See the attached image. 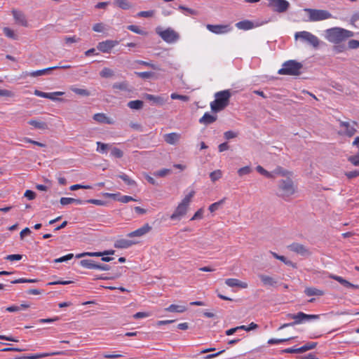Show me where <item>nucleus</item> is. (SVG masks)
Listing matches in <instances>:
<instances>
[{
	"mask_svg": "<svg viewBox=\"0 0 359 359\" xmlns=\"http://www.w3.org/2000/svg\"><path fill=\"white\" fill-rule=\"evenodd\" d=\"M353 36L354 33L352 31L339 27H332L325 31V39L333 44L341 43Z\"/></svg>",
	"mask_w": 359,
	"mask_h": 359,
	"instance_id": "f257e3e1",
	"label": "nucleus"
},
{
	"mask_svg": "<svg viewBox=\"0 0 359 359\" xmlns=\"http://www.w3.org/2000/svg\"><path fill=\"white\" fill-rule=\"evenodd\" d=\"M296 191L297 186L290 177H287L278 182L276 194L283 200H290Z\"/></svg>",
	"mask_w": 359,
	"mask_h": 359,
	"instance_id": "f03ea898",
	"label": "nucleus"
},
{
	"mask_svg": "<svg viewBox=\"0 0 359 359\" xmlns=\"http://www.w3.org/2000/svg\"><path fill=\"white\" fill-rule=\"evenodd\" d=\"M231 96V94L229 90L217 92L215 94V100L210 102L211 110L214 112H218L225 109L229 104Z\"/></svg>",
	"mask_w": 359,
	"mask_h": 359,
	"instance_id": "7ed1b4c3",
	"label": "nucleus"
},
{
	"mask_svg": "<svg viewBox=\"0 0 359 359\" xmlns=\"http://www.w3.org/2000/svg\"><path fill=\"white\" fill-rule=\"evenodd\" d=\"M195 195L194 190L187 194L182 201L178 204L173 213L170 215L172 220L181 219L187 212L189 206Z\"/></svg>",
	"mask_w": 359,
	"mask_h": 359,
	"instance_id": "20e7f679",
	"label": "nucleus"
},
{
	"mask_svg": "<svg viewBox=\"0 0 359 359\" xmlns=\"http://www.w3.org/2000/svg\"><path fill=\"white\" fill-rule=\"evenodd\" d=\"M287 318L293 319L294 320V321L292 323L283 324L279 327V330L283 329L287 327L293 326L294 325L300 324L306 320L318 319L319 318V316L315 314H306L300 311L296 314L289 313L287 314Z\"/></svg>",
	"mask_w": 359,
	"mask_h": 359,
	"instance_id": "39448f33",
	"label": "nucleus"
},
{
	"mask_svg": "<svg viewBox=\"0 0 359 359\" xmlns=\"http://www.w3.org/2000/svg\"><path fill=\"white\" fill-rule=\"evenodd\" d=\"M302 65L295 60H289L283 65V67L278 72L279 74L282 75H293L297 76L301 73Z\"/></svg>",
	"mask_w": 359,
	"mask_h": 359,
	"instance_id": "423d86ee",
	"label": "nucleus"
},
{
	"mask_svg": "<svg viewBox=\"0 0 359 359\" xmlns=\"http://www.w3.org/2000/svg\"><path fill=\"white\" fill-rule=\"evenodd\" d=\"M304 11L308 13L310 22L321 21L332 18V15L326 10L306 8Z\"/></svg>",
	"mask_w": 359,
	"mask_h": 359,
	"instance_id": "0eeeda50",
	"label": "nucleus"
},
{
	"mask_svg": "<svg viewBox=\"0 0 359 359\" xmlns=\"http://www.w3.org/2000/svg\"><path fill=\"white\" fill-rule=\"evenodd\" d=\"M294 39L296 40L300 39L314 48H317L320 45L319 39L316 35L307 31L296 32L294 34Z\"/></svg>",
	"mask_w": 359,
	"mask_h": 359,
	"instance_id": "6e6552de",
	"label": "nucleus"
},
{
	"mask_svg": "<svg viewBox=\"0 0 359 359\" xmlns=\"http://www.w3.org/2000/svg\"><path fill=\"white\" fill-rule=\"evenodd\" d=\"M156 33L164 41L168 43H175L180 39L179 34L171 28H167L165 30L157 29Z\"/></svg>",
	"mask_w": 359,
	"mask_h": 359,
	"instance_id": "1a4fd4ad",
	"label": "nucleus"
},
{
	"mask_svg": "<svg viewBox=\"0 0 359 359\" xmlns=\"http://www.w3.org/2000/svg\"><path fill=\"white\" fill-rule=\"evenodd\" d=\"M356 126L357 123L355 121H353L351 123L348 121H339L340 130L339 131V134L340 135H346L351 137L353 136L356 132Z\"/></svg>",
	"mask_w": 359,
	"mask_h": 359,
	"instance_id": "9d476101",
	"label": "nucleus"
},
{
	"mask_svg": "<svg viewBox=\"0 0 359 359\" xmlns=\"http://www.w3.org/2000/svg\"><path fill=\"white\" fill-rule=\"evenodd\" d=\"M268 6L277 13H284L287 11L290 4L286 0H267Z\"/></svg>",
	"mask_w": 359,
	"mask_h": 359,
	"instance_id": "9b49d317",
	"label": "nucleus"
},
{
	"mask_svg": "<svg viewBox=\"0 0 359 359\" xmlns=\"http://www.w3.org/2000/svg\"><path fill=\"white\" fill-rule=\"evenodd\" d=\"M69 351H53V352H48V353H36V354H32V355H23L20 356L17 359H39L48 356H53V355H69Z\"/></svg>",
	"mask_w": 359,
	"mask_h": 359,
	"instance_id": "f8f14e48",
	"label": "nucleus"
},
{
	"mask_svg": "<svg viewBox=\"0 0 359 359\" xmlns=\"http://www.w3.org/2000/svg\"><path fill=\"white\" fill-rule=\"evenodd\" d=\"M287 248L290 251L303 257H308L311 255V252L309 250V249L306 246L301 243H292V244L287 246Z\"/></svg>",
	"mask_w": 359,
	"mask_h": 359,
	"instance_id": "ddd939ff",
	"label": "nucleus"
},
{
	"mask_svg": "<svg viewBox=\"0 0 359 359\" xmlns=\"http://www.w3.org/2000/svg\"><path fill=\"white\" fill-rule=\"evenodd\" d=\"M206 28L215 34H223L229 32L232 28L229 25H206Z\"/></svg>",
	"mask_w": 359,
	"mask_h": 359,
	"instance_id": "4468645a",
	"label": "nucleus"
},
{
	"mask_svg": "<svg viewBox=\"0 0 359 359\" xmlns=\"http://www.w3.org/2000/svg\"><path fill=\"white\" fill-rule=\"evenodd\" d=\"M118 41L106 40L98 43L97 46V50L102 53H110L114 47L118 44Z\"/></svg>",
	"mask_w": 359,
	"mask_h": 359,
	"instance_id": "2eb2a0df",
	"label": "nucleus"
},
{
	"mask_svg": "<svg viewBox=\"0 0 359 359\" xmlns=\"http://www.w3.org/2000/svg\"><path fill=\"white\" fill-rule=\"evenodd\" d=\"M151 229L152 227L149 225V224L145 223L139 229L128 233L127 236L129 238L142 237L148 233L149 232H150Z\"/></svg>",
	"mask_w": 359,
	"mask_h": 359,
	"instance_id": "dca6fc26",
	"label": "nucleus"
},
{
	"mask_svg": "<svg viewBox=\"0 0 359 359\" xmlns=\"http://www.w3.org/2000/svg\"><path fill=\"white\" fill-rule=\"evenodd\" d=\"M69 67H70V66H69V65H67V66H54V67H48L46 69H43L33 71L31 72H25V76H30L32 77H36V76H43L53 69H59V68L68 69Z\"/></svg>",
	"mask_w": 359,
	"mask_h": 359,
	"instance_id": "f3484780",
	"label": "nucleus"
},
{
	"mask_svg": "<svg viewBox=\"0 0 359 359\" xmlns=\"http://www.w3.org/2000/svg\"><path fill=\"white\" fill-rule=\"evenodd\" d=\"M12 14L16 24L25 27H28L27 20L23 12L16 9H13Z\"/></svg>",
	"mask_w": 359,
	"mask_h": 359,
	"instance_id": "a211bd4d",
	"label": "nucleus"
},
{
	"mask_svg": "<svg viewBox=\"0 0 359 359\" xmlns=\"http://www.w3.org/2000/svg\"><path fill=\"white\" fill-rule=\"evenodd\" d=\"M102 196L106 198H110L120 201L123 203H127L130 201H137V200L133 198L132 196H121L119 193H117V194L103 193Z\"/></svg>",
	"mask_w": 359,
	"mask_h": 359,
	"instance_id": "6ab92c4d",
	"label": "nucleus"
},
{
	"mask_svg": "<svg viewBox=\"0 0 359 359\" xmlns=\"http://www.w3.org/2000/svg\"><path fill=\"white\" fill-rule=\"evenodd\" d=\"M137 243V241L121 238L115 241L114 246L118 249H127Z\"/></svg>",
	"mask_w": 359,
	"mask_h": 359,
	"instance_id": "aec40b11",
	"label": "nucleus"
},
{
	"mask_svg": "<svg viewBox=\"0 0 359 359\" xmlns=\"http://www.w3.org/2000/svg\"><path fill=\"white\" fill-rule=\"evenodd\" d=\"M315 347L314 343H309L307 344L302 347L299 348H287L282 351L283 353H304L306 351L313 349Z\"/></svg>",
	"mask_w": 359,
	"mask_h": 359,
	"instance_id": "412c9836",
	"label": "nucleus"
},
{
	"mask_svg": "<svg viewBox=\"0 0 359 359\" xmlns=\"http://www.w3.org/2000/svg\"><path fill=\"white\" fill-rule=\"evenodd\" d=\"M144 98L149 101L153 102L154 104L159 106H162L168 100V97L166 95H154L151 94H145Z\"/></svg>",
	"mask_w": 359,
	"mask_h": 359,
	"instance_id": "4be33fe9",
	"label": "nucleus"
},
{
	"mask_svg": "<svg viewBox=\"0 0 359 359\" xmlns=\"http://www.w3.org/2000/svg\"><path fill=\"white\" fill-rule=\"evenodd\" d=\"M329 278L337 280L341 285H342L344 287H345L346 288H351L353 290L359 289V285L353 284V283L348 282V280H346V279H344V278H342L341 276H337L334 274H330Z\"/></svg>",
	"mask_w": 359,
	"mask_h": 359,
	"instance_id": "5701e85b",
	"label": "nucleus"
},
{
	"mask_svg": "<svg viewBox=\"0 0 359 359\" xmlns=\"http://www.w3.org/2000/svg\"><path fill=\"white\" fill-rule=\"evenodd\" d=\"M115 252L114 250H106L104 252H83L80 253L76 255V258H81L86 256L89 257H102L103 255H112Z\"/></svg>",
	"mask_w": 359,
	"mask_h": 359,
	"instance_id": "b1692460",
	"label": "nucleus"
},
{
	"mask_svg": "<svg viewBox=\"0 0 359 359\" xmlns=\"http://www.w3.org/2000/svg\"><path fill=\"white\" fill-rule=\"evenodd\" d=\"M226 285L231 287H238L240 288L245 289L248 287V284L246 282L241 281L237 278H227L225 280Z\"/></svg>",
	"mask_w": 359,
	"mask_h": 359,
	"instance_id": "393cba45",
	"label": "nucleus"
},
{
	"mask_svg": "<svg viewBox=\"0 0 359 359\" xmlns=\"http://www.w3.org/2000/svg\"><path fill=\"white\" fill-rule=\"evenodd\" d=\"M180 134L177 133H168L163 135L165 142L169 144H175L180 139Z\"/></svg>",
	"mask_w": 359,
	"mask_h": 359,
	"instance_id": "a878e982",
	"label": "nucleus"
},
{
	"mask_svg": "<svg viewBox=\"0 0 359 359\" xmlns=\"http://www.w3.org/2000/svg\"><path fill=\"white\" fill-rule=\"evenodd\" d=\"M259 25H255L254 23L250 20H245L243 21H240L236 24V27L238 29L243 30H250L254 27H258Z\"/></svg>",
	"mask_w": 359,
	"mask_h": 359,
	"instance_id": "bb28decb",
	"label": "nucleus"
},
{
	"mask_svg": "<svg viewBox=\"0 0 359 359\" xmlns=\"http://www.w3.org/2000/svg\"><path fill=\"white\" fill-rule=\"evenodd\" d=\"M93 119L99 123H104L107 124H114V121L112 118L107 117L103 113H97L93 116Z\"/></svg>",
	"mask_w": 359,
	"mask_h": 359,
	"instance_id": "cd10ccee",
	"label": "nucleus"
},
{
	"mask_svg": "<svg viewBox=\"0 0 359 359\" xmlns=\"http://www.w3.org/2000/svg\"><path fill=\"white\" fill-rule=\"evenodd\" d=\"M259 278L264 286H275L277 283V281L273 277L267 275L260 274Z\"/></svg>",
	"mask_w": 359,
	"mask_h": 359,
	"instance_id": "c85d7f7f",
	"label": "nucleus"
},
{
	"mask_svg": "<svg viewBox=\"0 0 359 359\" xmlns=\"http://www.w3.org/2000/svg\"><path fill=\"white\" fill-rule=\"evenodd\" d=\"M28 123L36 129L43 130L48 129L47 123L41 121L31 119L28 121Z\"/></svg>",
	"mask_w": 359,
	"mask_h": 359,
	"instance_id": "c756f323",
	"label": "nucleus"
},
{
	"mask_svg": "<svg viewBox=\"0 0 359 359\" xmlns=\"http://www.w3.org/2000/svg\"><path fill=\"white\" fill-rule=\"evenodd\" d=\"M217 120V116L210 114L206 112L199 119V123L205 125L210 124Z\"/></svg>",
	"mask_w": 359,
	"mask_h": 359,
	"instance_id": "7c9ffc66",
	"label": "nucleus"
},
{
	"mask_svg": "<svg viewBox=\"0 0 359 359\" xmlns=\"http://www.w3.org/2000/svg\"><path fill=\"white\" fill-rule=\"evenodd\" d=\"M304 293L309 297L323 296L325 294L323 290L313 287H306L304 290Z\"/></svg>",
	"mask_w": 359,
	"mask_h": 359,
	"instance_id": "2f4dec72",
	"label": "nucleus"
},
{
	"mask_svg": "<svg viewBox=\"0 0 359 359\" xmlns=\"http://www.w3.org/2000/svg\"><path fill=\"white\" fill-rule=\"evenodd\" d=\"M165 310L168 312L183 313L187 310V307L183 305L171 304Z\"/></svg>",
	"mask_w": 359,
	"mask_h": 359,
	"instance_id": "473e14b6",
	"label": "nucleus"
},
{
	"mask_svg": "<svg viewBox=\"0 0 359 359\" xmlns=\"http://www.w3.org/2000/svg\"><path fill=\"white\" fill-rule=\"evenodd\" d=\"M96 264L93 260L91 259H83L80 262V264L81 266L89 269H95Z\"/></svg>",
	"mask_w": 359,
	"mask_h": 359,
	"instance_id": "72a5a7b5",
	"label": "nucleus"
},
{
	"mask_svg": "<svg viewBox=\"0 0 359 359\" xmlns=\"http://www.w3.org/2000/svg\"><path fill=\"white\" fill-rule=\"evenodd\" d=\"M114 4L123 10H127L130 8V3L126 0H114Z\"/></svg>",
	"mask_w": 359,
	"mask_h": 359,
	"instance_id": "f704fd0d",
	"label": "nucleus"
},
{
	"mask_svg": "<svg viewBox=\"0 0 359 359\" xmlns=\"http://www.w3.org/2000/svg\"><path fill=\"white\" fill-rule=\"evenodd\" d=\"M128 106L132 109H140L143 107V102L139 100H132L128 103Z\"/></svg>",
	"mask_w": 359,
	"mask_h": 359,
	"instance_id": "c9c22d12",
	"label": "nucleus"
},
{
	"mask_svg": "<svg viewBox=\"0 0 359 359\" xmlns=\"http://www.w3.org/2000/svg\"><path fill=\"white\" fill-rule=\"evenodd\" d=\"M97 151H98L100 154L107 153V149H109L111 148L110 144L102 143L101 142H97Z\"/></svg>",
	"mask_w": 359,
	"mask_h": 359,
	"instance_id": "e433bc0d",
	"label": "nucleus"
},
{
	"mask_svg": "<svg viewBox=\"0 0 359 359\" xmlns=\"http://www.w3.org/2000/svg\"><path fill=\"white\" fill-rule=\"evenodd\" d=\"M256 170L259 173L265 176L267 178H270V179L274 178V175L272 172L267 171L261 165H257L256 168Z\"/></svg>",
	"mask_w": 359,
	"mask_h": 359,
	"instance_id": "4c0bfd02",
	"label": "nucleus"
},
{
	"mask_svg": "<svg viewBox=\"0 0 359 359\" xmlns=\"http://www.w3.org/2000/svg\"><path fill=\"white\" fill-rule=\"evenodd\" d=\"M100 75L102 78H110L114 76V71L108 67H104L100 72Z\"/></svg>",
	"mask_w": 359,
	"mask_h": 359,
	"instance_id": "58836bf2",
	"label": "nucleus"
},
{
	"mask_svg": "<svg viewBox=\"0 0 359 359\" xmlns=\"http://www.w3.org/2000/svg\"><path fill=\"white\" fill-rule=\"evenodd\" d=\"M222 177V172L220 170H216L210 173V177L212 182H215Z\"/></svg>",
	"mask_w": 359,
	"mask_h": 359,
	"instance_id": "ea45409f",
	"label": "nucleus"
},
{
	"mask_svg": "<svg viewBox=\"0 0 359 359\" xmlns=\"http://www.w3.org/2000/svg\"><path fill=\"white\" fill-rule=\"evenodd\" d=\"M272 173L274 175L275 177L276 175L287 176V175L290 174V172L283 169L281 167H278L272 172Z\"/></svg>",
	"mask_w": 359,
	"mask_h": 359,
	"instance_id": "a19ab883",
	"label": "nucleus"
},
{
	"mask_svg": "<svg viewBox=\"0 0 359 359\" xmlns=\"http://www.w3.org/2000/svg\"><path fill=\"white\" fill-rule=\"evenodd\" d=\"M38 282L37 279H28L25 278H20L11 281V283L16 284V283H36Z\"/></svg>",
	"mask_w": 359,
	"mask_h": 359,
	"instance_id": "79ce46f5",
	"label": "nucleus"
},
{
	"mask_svg": "<svg viewBox=\"0 0 359 359\" xmlns=\"http://www.w3.org/2000/svg\"><path fill=\"white\" fill-rule=\"evenodd\" d=\"M109 149H111V154L113 156L118 158H121V157H123V153L120 149H118L117 147H112L111 146V148Z\"/></svg>",
	"mask_w": 359,
	"mask_h": 359,
	"instance_id": "37998d69",
	"label": "nucleus"
},
{
	"mask_svg": "<svg viewBox=\"0 0 359 359\" xmlns=\"http://www.w3.org/2000/svg\"><path fill=\"white\" fill-rule=\"evenodd\" d=\"M170 173H171V170L170 169L163 168V169L156 171L154 175L156 177H163Z\"/></svg>",
	"mask_w": 359,
	"mask_h": 359,
	"instance_id": "c03bdc74",
	"label": "nucleus"
},
{
	"mask_svg": "<svg viewBox=\"0 0 359 359\" xmlns=\"http://www.w3.org/2000/svg\"><path fill=\"white\" fill-rule=\"evenodd\" d=\"M170 97L172 100H180L183 102H188L189 100V97L187 95H179L177 93H173L170 95Z\"/></svg>",
	"mask_w": 359,
	"mask_h": 359,
	"instance_id": "a18cd8bd",
	"label": "nucleus"
},
{
	"mask_svg": "<svg viewBox=\"0 0 359 359\" xmlns=\"http://www.w3.org/2000/svg\"><path fill=\"white\" fill-rule=\"evenodd\" d=\"M291 339H293V337H289V338H285V339H270L268 340V344L270 345L278 344H281V343L290 340Z\"/></svg>",
	"mask_w": 359,
	"mask_h": 359,
	"instance_id": "49530a36",
	"label": "nucleus"
},
{
	"mask_svg": "<svg viewBox=\"0 0 359 359\" xmlns=\"http://www.w3.org/2000/svg\"><path fill=\"white\" fill-rule=\"evenodd\" d=\"M127 29L134 33H136V34H141V35H144L146 34V32H144L143 30H142L141 29H140L139 27L136 26V25H128L127 27Z\"/></svg>",
	"mask_w": 359,
	"mask_h": 359,
	"instance_id": "de8ad7c7",
	"label": "nucleus"
},
{
	"mask_svg": "<svg viewBox=\"0 0 359 359\" xmlns=\"http://www.w3.org/2000/svg\"><path fill=\"white\" fill-rule=\"evenodd\" d=\"M252 172V169L250 166H245L238 170V174L240 177L250 174Z\"/></svg>",
	"mask_w": 359,
	"mask_h": 359,
	"instance_id": "09e8293b",
	"label": "nucleus"
},
{
	"mask_svg": "<svg viewBox=\"0 0 359 359\" xmlns=\"http://www.w3.org/2000/svg\"><path fill=\"white\" fill-rule=\"evenodd\" d=\"M118 177L123 180L128 185L133 186L136 184L135 181L129 178L126 174L119 175Z\"/></svg>",
	"mask_w": 359,
	"mask_h": 359,
	"instance_id": "8fccbe9b",
	"label": "nucleus"
},
{
	"mask_svg": "<svg viewBox=\"0 0 359 359\" xmlns=\"http://www.w3.org/2000/svg\"><path fill=\"white\" fill-rule=\"evenodd\" d=\"M112 88L120 90H126L128 88V84L126 81L115 83L113 84Z\"/></svg>",
	"mask_w": 359,
	"mask_h": 359,
	"instance_id": "3c124183",
	"label": "nucleus"
},
{
	"mask_svg": "<svg viewBox=\"0 0 359 359\" xmlns=\"http://www.w3.org/2000/svg\"><path fill=\"white\" fill-rule=\"evenodd\" d=\"M3 31H4V34L7 37H8L10 39H17L15 34L14 33L13 30H12L11 28L4 27Z\"/></svg>",
	"mask_w": 359,
	"mask_h": 359,
	"instance_id": "603ef678",
	"label": "nucleus"
},
{
	"mask_svg": "<svg viewBox=\"0 0 359 359\" xmlns=\"http://www.w3.org/2000/svg\"><path fill=\"white\" fill-rule=\"evenodd\" d=\"M72 90L77 95L82 96H88L90 95V93L86 89L77 88H72Z\"/></svg>",
	"mask_w": 359,
	"mask_h": 359,
	"instance_id": "864d4df0",
	"label": "nucleus"
},
{
	"mask_svg": "<svg viewBox=\"0 0 359 359\" xmlns=\"http://www.w3.org/2000/svg\"><path fill=\"white\" fill-rule=\"evenodd\" d=\"M140 78L147 79L151 78L154 76V72H136L135 73Z\"/></svg>",
	"mask_w": 359,
	"mask_h": 359,
	"instance_id": "5fc2aeb1",
	"label": "nucleus"
},
{
	"mask_svg": "<svg viewBox=\"0 0 359 359\" xmlns=\"http://www.w3.org/2000/svg\"><path fill=\"white\" fill-rule=\"evenodd\" d=\"M348 49H358L359 48V41L355 39L349 40L348 42Z\"/></svg>",
	"mask_w": 359,
	"mask_h": 359,
	"instance_id": "6e6d98bb",
	"label": "nucleus"
},
{
	"mask_svg": "<svg viewBox=\"0 0 359 359\" xmlns=\"http://www.w3.org/2000/svg\"><path fill=\"white\" fill-rule=\"evenodd\" d=\"M224 199H222L219 201H217V202H215V203L211 204L209 206V208H208L209 210L211 212L216 211L219 208V205L224 203Z\"/></svg>",
	"mask_w": 359,
	"mask_h": 359,
	"instance_id": "4d7b16f0",
	"label": "nucleus"
},
{
	"mask_svg": "<svg viewBox=\"0 0 359 359\" xmlns=\"http://www.w3.org/2000/svg\"><path fill=\"white\" fill-rule=\"evenodd\" d=\"M348 161L351 162L353 165H359V153L354 156H351L348 158Z\"/></svg>",
	"mask_w": 359,
	"mask_h": 359,
	"instance_id": "13d9d810",
	"label": "nucleus"
},
{
	"mask_svg": "<svg viewBox=\"0 0 359 359\" xmlns=\"http://www.w3.org/2000/svg\"><path fill=\"white\" fill-rule=\"evenodd\" d=\"M346 49V47L345 45L344 44H341V43H339V44H334V47H333V50L334 53H342L344 52L345 50Z\"/></svg>",
	"mask_w": 359,
	"mask_h": 359,
	"instance_id": "bf43d9fd",
	"label": "nucleus"
},
{
	"mask_svg": "<svg viewBox=\"0 0 359 359\" xmlns=\"http://www.w3.org/2000/svg\"><path fill=\"white\" fill-rule=\"evenodd\" d=\"M91 188H92V187L90 185H81V184H76L72 185L69 187V189L71 191H76L79 189H90Z\"/></svg>",
	"mask_w": 359,
	"mask_h": 359,
	"instance_id": "052dcab7",
	"label": "nucleus"
},
{
	"mask_svg": "<svg viewBox=\"0 0 359 359\" xmlns=\"http://www.w3.org/2000/svg\"><path fill=\"white\" fill-rule=\"evenodd\" d=\"M203 215V209L200 208L195 212L194 216L191 218V221L202 219Z\"/></svg>",
	"mask_w": 359,
	"mask_h": 359,
	"instance_id": "680f3d73",
	"label": "nucleus"
},
{
	"mask_svg": "<svg viewBox=\"0 0 359 359\" xmlns=\"http://www.w3.org/2000/svg\"><path fill=\"white\" fill-rule=\"evenodd\" d=\"M153 15H154L153 11H140L137 14V16L142 17V18H150V17H152Z\"/></svg>",
	"mask_w": 359,
	"mask_h": 359,
	"instance_id": "e2e57ef3",
	"label": "nucleus"
},
{
	"mask_svg": "<svg viewBox=\"0 0 359 359\" xmlns=\"http://www.w3.org/2000/svg\"><path fill=\"white\" fill-rule=\"evenodd\" d=\"M22 255L15 254V255H9L6 257V259L8 261H19L22 259Z\"/></svg>",
	"mask_w": 359,
	"mask_h": 359,
	"instance_id": "0e129e2a",
	"label": "nucleus"
},
{
	"mask_svg": "<svg viewBox=\"0 0 359 359\" xmlns=\"http://www.w3.org/2000/svg\"><path fill=\"white\" fill-rule=\"evenodd\" d=\"M36 193L32 190H26L24 194V196L28 200H34L36 198Z\"/></svg>",
	"mask_w": 359,
	"mask_h": 359,
	"instance_id": "69168bd1",
	"label": "nucleus"
},
{
	"mask_svg": "<svg viewBox=\"0 0 359 359\" xmlns=\"http://www.w3.org/2000/svg\"><path fill=\"white\" fill-rule=\"evenodd\" d=\"M93 30L96 32H102L104 30V25L102 23H96L93 27Z\"/></svg>",
	"mask_w": 359,
	"mask_h": 359,
	"instance_id": "338daca9",
	"label": "nucleus"
},
{
	"mask_svg": "<svg viewBox=\"0 0 359 359\" xmlns=\"http://www.w3.org/2000/svg\"><path fill=\"white\" fill-rule=\"evenodd\" d=\"M345 175L348 179H352V178L358 177L359 176V170H353V171L347 172L345 173Z\"/></svg>",
	"mask_w": 359,
	"mask_h": 359,
	"instance_id": "774afa93",
	"label": "nucleus"
}]
</instances>
